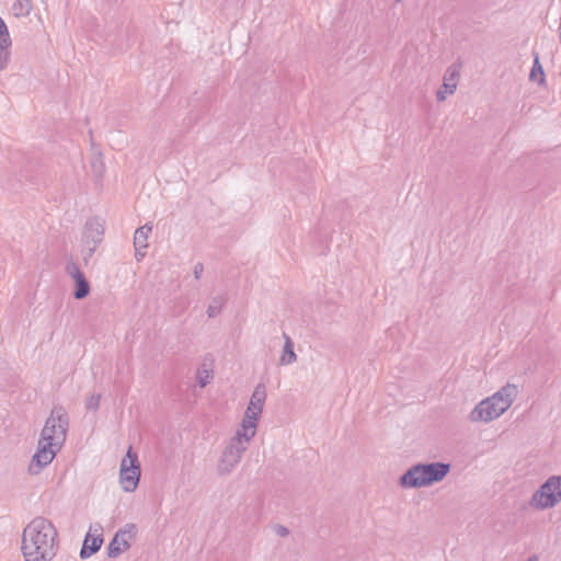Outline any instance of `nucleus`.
Returning a JSON list of instances; mask_svg holds the SVG:
<instances>
[{"mask_svg": "<svg viewBox=\"0 0 561 561\" xmlns=\"http://www.w3.org/2000/svg\"><path fill=\"white\" fill-rule=\"evenodd\" d=\"M57 529L42 516L32 519L23 530L21 550L25 561H51L57 553Z\"/></svg>", "mask_w": 561, "mask_h": 561, "instance_id": "nucleus-1", "label": "nucleus"}, {"mask_svg": "<svg viewBox=\"0 0 561 561\" xmlns=\"http://www.w3.org/2000/svg\"><path fill=\"white\" fill-rule=\"evenodd\" d=\"M68 424L45 423L38 439V448L28 465L30 474H39L54 460L66 440Z\"/></svg>", "mask_w": 561, "mask_h": 561, "instance_id": "nucleus-2", "label": "nucleus"}, {"mask_svg": "<svg viewBox=\"0 0 561 561\" xmlns=\"http://www.w3.org/2000/svg\"><path fill=\"white\" fill-rule=\"evenodd\" d=\"M450 463L443 461L417 462L399 478L403 489H420L443 481L450 471Z\"/></svg>", "mask_w": 561, "mask_h": 561, "instance_id": "nucleus-3", "label": "nucleus"}, {"mask_svg": "<svg viewBox=\"0 0 561 561\" xmlns=\"http://www.w3.org/2000/svg\"><path fill=\"white\" fill-rule=\"evenodd\" d=\"M518 392L516 385L506 383L474 407L470 413V421H494L511 408Z\"/></svg>", "mask_w": 561, "mask_h": 561, "instance_id": "nucleus-4", "label": "nucleus"}, {"mask_svg": "<svg viewBox=\"0 0 561 561\" xmlns=\"http://www.w3.org/2000/svg\"><path fill=\"white\" fill-rule=\"evenodd\" d=\"M560 502L561 476H551L533 493L529 505L535 510L545 511Z\"/></svg>", "mask_w": 561, "mask_h": 561, "instance_id": "nucleus-5", "label": "nucleus"}, {"mask_svg": "<svg viewBox=\"0 0 561 561\" xmlns=\"http://www.w3.org/2000/svg\"><path fill=\"white\" fill-rule=\"evenodd\" d=\"M141 469L137 454L128 448L119 467V482L126 492H133L138 486Z\"/></svg>", "mask_w": 561, "mask_h": 561, "instance_id": "nucleus-6", "label": "nucleus"}, {"mask_svg": "<svg viewBox=\"0 0 561 561\" xmlns=\"http://www.w3.org/2000/svg\"><path fill=\"white\" fill-rule=\"evenodd\" d=\"M256 428L257 423H241L240 428L237 430L224 450L241 458L248 449L250 440L254 437Z\"/></svg>", "mask_w": 561, "mask_h": 561, "instance_id": "nucleus-7", "label": "nucleus"}, {"mask_svg": "<svg viewBox=\"0 0 561 561\" xmlns=\"http://www.w3.org/2000/svg\"><path fill=\"white\" fill-rule=\"evenodd\" d=\"M266 399V390L265 386L259 383L250 399V403L247 408L244 417L242 421H259V417L262 413L263 404Z\"/></svg>", "mask_w": 561, "mask_h": 561, "instance_id": "nucleus-8", "label": "nucleus"}, {"mask_svg": "<svg viewBox=\"0 0 561 561\" xmlns=\"http://www.w3.org/2000/svg\"><path fill=\"white\" fill-rule=\"evenodd\" d=\"M460 76V64L450 65L445 75L442 88L436 93L438 102L445 101L448 94L456 91L457 82Z\"/></svg>", "mask_w": 561, "mask_h": 561, "instance_id": "nucleus-9", "label": "nucleus"}, {"mask_svg": "<svg viewBox=\"0 0 561 561\" xmlns=\"http://www.w3.org/2000/svg\"><path fill=\"white\" fill-rule=\"evenodd\" d=\"M104 226L99 217H91L87 220L82 234V242L99 247L103 240Z\"/></svg>", "mask_w": 561, "mask_h": 561, "instance_id": "nucleus-10", "label": "nucleus"}, {"mask_svg": "<svg viewBox=\"0 0 561 561\" xmlns=\"http://www.w3.org/2000/svg\"><path fill=\"white\" fill-rule=\"evenodd\" d=\"M137 527L135 524H126L124 528L116 531L112 540L110 541L106 552L108 558H117L125 549L119 541V538L128 535V538L131 539L136 536Z\"/></svg>", "mask_w": 561, "mask_h": 561, "instance_id": "nucleus-11", "label": "nucleus"}, {"mask_svg": "<svg viewBox=\"0 0 561 561\" xmlns=\"http://www.w3.org/2000/svg\"><path fill=\"white\" fill-rule=\"evenodd\" d=\"M12 39L4 20L0 16V71L4 70L11 59Z\"/></svg>", "mask_w": 561, "mask_h": 561, "instance_id": "nucleus-12", "label": "nucleus"}, {"mask_svg": "<svg viewBox=\"0 0 561 561\" xmlns=\"http://www.w3.org/2000/svg\"><path fill=\"white\" fill-rule=\"evenodd\" d=\"M99 530L102 531L101 526H99ZM103 541L104 538L102 533L94 535L91 534V531H89L83 539L82 547L79 553L80 558L88 559L94 553H96L101 549Z\"/></svg>", "mask_w": 561, "mask_h": 561, "instance_id": "nucleus-13", "label": "nucleus"}, {"mask_svg": "<svg viewBox=\"0 0 561 561\" xmlns=\"http://www.w3.org/2000/svg\"><path fill=\"white\" fill-rule=\"evenodd\" d=\"M152 231V226L146 224L139 227L134 234V247H135V257L137 261H140L145 256V252L142 250L148 248V237Z\"/></svg>", "mask_w": 561, "mask_h": 561, "instance_id": "nucleus-14", "label": "nucleus"}, {"mask_svg": "<svg viewBox=\"0 0 561 561\" xmlns=\"http://www.w3.org/2000/svg\"><path fill=\"white\" fill-rule=\"evenodd\" d=\"M241 460L240 457L228 454L227 451H222V455L217 465V472L219 476L229 474L232 469L239 463Z\"/></svg>", "mask_w": 561, "mask_h": 561, "instance_id": "nucleus-15", "label": "nucleus"}, {"mask_svg": "<svg viewBox=\"0 0 561 561\" xmlns=\"http://www.w3.org/2000/svg\"><path fill=\"white\" fill-rule=\"evenodd\" d=\"M73 282H75V290L72 293L73 298L77 300H81V299H84L85 297H88L90 294L91 287H90V283L87 279L84 273L75 277Z\"/></svg>", "mask_w": 561, "mask_h": 561, "instance_id": "nucleus-16", "label": "nucleus"}, {"mask_svg": "<svg viewBox=\"0 0 561 561\" xmlns=\"http://www.w3.org/2000/svg\"><path fill=\"white\" fill-rule=\"evenodd\" d=\"M284 339H285V344L283 347L282 356L279 358V364L280 365H289V364H293L294 362H296L297 355L294 351V343H293L291 339L285 333H284Z\"/></svg>", "mask_w": 561, "mask_h": 561, "instance_id": "nucleus-17", "label": "nucleus"}, {"mask_svg": "<svg viewBox=\"0 0 561 561\" xmlns=\"http://www.w3.org/2000/svg\"><path fill=\"white\" fill-rule=\"evenodd\" d=\"M534 55V64L529 73L530 81H537L538 84L543 85L546 83V76L543 68L539 60V54L537 51L533 53Z\"/></svg>", "mask_w": 561, "mask_h": 561, "instance_id": "nucleus-18", "label": "nucleus"}, {"mask_svg": "<svg viewBox=\"0 0 561 561\" xmlns=\"http://www.w3.org/2000/svg\"><path fill=\"white\" fill-rule=\"evenodd\" d=\"M11 9L16 18L27 16L33 10V2L32 0H15Z\"/></svg>", "mask_w": 561, "mask_h": 561, "instance_id": "nucleus-19", "label": "nucleus"}, {"mask_svg": "<svg viewBox=\"0 0 561 561\" xmlns=\"http://www.w3.org/2000/svg\"><path fill=\"white\" fill-rule=\"evenodd\" d=\"M222 306H224V298L220 296L214 297L207 308V316L209 318H215L216 316H218L221 312Z\"/></svg>", "mask_w": 561, "mask_h": 561, "instance_id": "nucleus-20", "label": "nucleus"}, {"mask_svg": "<svg viewBox=\"0 0 561 561\" xmlns=\"http://www.w3.org/2000/svg\"><path fill=\"white\" fill-rule=\"evenodd\" d=\"M66 273L73 279L75 277L83 274L78 264L75 261H69L65 267Z\"/></svg>", "mask_w": 561, "mask_h": 561, "instance_id": "nucleus-21", "label": "nucleus"}, {"mask_svg": "<svg viewBox=\"0 0 561 561\" xmlns=\"http://www.w3.org/2000/svg\"><path fill=\"white\" fill-rule=\"evenodd\" d=\"M98 247H93V244H85L82 242V259L85 265L89 264L90 259L93 256Z\"/></svg>", "mask_w": 561, "mask_h": 561, "instance_id": "nucleus-22", "label": "nucleus"}, {"mask_svg": "<svg viewBox=\"0 0 561 561\" xmlns=\"http://www.w3.org/2000/svg\"><path fill=\"white\" fill-rule=\"evenodd\" d=\"M101 394H91L85 401V408L90 411H96L100 407Z\"/></svg>", "mask_w": 561, "mask_h": 561, "instance_id": "nucleus-23", "label": "nucleus"}, {"mask_svg": "<svg viewBox=\"0 0 561 561\" xmlns=\"http://www.w3.org/2000/svg\"><path fill=\"white\" fill-rule=\"evenodd\" d=\"M92 169H93V172L98 175V176H102L103 173H104V163L100 158L95 159V161L92 162Z\"/></svg>", "mask_w": 561, "mask_h": 561, "instance_id": "nucleus-24", "label": "nucleus"}, {"mask_svg": "<svg viewBox=\"0 0 561 561\" xmlns=\"http://www.w3.org/2000/svg\"><path fill=\"white\" fill-rule=\"evenodd\" d=\"M209 374L207 370H204L203 373L198 371L197 374V381L198 385L204 388L209 382Z\"/></svg>", "mask_w": 561, "mask_h": 561, "instance_id": "nucleus-25", "label": "nucleus"}, {"mask_svg": "<svg viewBox=\"0 0 561 561\" xmlns=\"http://www.w3.org/2000/svg\"><path fill=\"white\" fill-rule=\"evenodd\" d=\"M275 534L279 537H286L289 534V530L287 527L283 525H276L274 527Z\"/></svg>", "mask_w": 561, "mask_h": 561, "instance_id": "nucleus-26", "label": "nucleus"}, {"mask_svg": "<svg viewBox=\"0 0 561 561\" xmlns=\"http://www.w3.org/2000/svg\"><path fill=\"white\" fill-rule=\"evenodd\" d=\"M203 271H204V265L202 263H196L194 266V277L196 279H199Z\"/></svg>", "mask_w": 561, "mask_h": 561, "instance_id": "nucleus-27", "label": "nucleus"}, {"mask_svg": "<svg viewBox=\"0 0 561 561\" xmlns=\"http://www.w3.org/2000/svg\"><path fill=\"white\" fill-rule=\"evenodd\" d=\"M119 541L123 546V549L125 550H128L130 548V543L128 542V540L125 538V536L121 537L119 538Z\"/></svg>", "mask_w": 561, "mask_h": 561, "instance_id": "nucleus-28", "label": "nucleus"}, {"mask_svg": "<svg viewBox=\"0 0 561 561\" xmlns=\"http://www.w3.org/2000/svg\"><path fill=\"white\" fill-rule=\"evenodd\" d=\"M527 561H539L537 556H531Z\"/></svg>", "mask_w": 561, "mask_h": 561, "instance_id": "nucleus-29", "label": "nucleus"}, {"mask_svg": "<svg viewBox=\"0 0 561 561\" xmlns=\"http://www.w3.org/2000/svg\"><path fill=\"white\" fill-rule=\"evenodd\" d=\"M54 412H51L50 416L46 420L47 422L55 421Z\"/></svg>", "mask_w": 561, "mask_h": 561, "instance_id": "nucleus-30", "label": "nucleus"}, {"mask_svg": "<svg viewBox=\"0 0 561 561\" xmlns=\"http://www.w3.org/2000/svg\"><path fill=\"white\" fill-rule=\"evenodd\" d=\"M397 2H400L401 0H396Z\"/></svg>", "mask_w": 561, "mask_h": 561, "instance_id": "nucleus-31", "label": "nucleus"}]
</instances>
